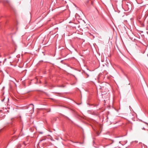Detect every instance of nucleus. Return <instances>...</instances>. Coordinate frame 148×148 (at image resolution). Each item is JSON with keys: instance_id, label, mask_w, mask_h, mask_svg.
<instances>
[{"instance_id": "f257e3e1", "label": "nucleus", "mask_w": 148, "mask_h": 148, "mask_svg": "<svg viewBox=\"0 0 148 148\" xmlns=\"http://www.w3.org/2000/svg\"><path fill=\"white\" fill-rule=\"evenodd\" d=\"M17 136H14L12 137V138L10 139V142L12 141L13 140H17L18 138V137L17 138H16Z\"/></svg>"}, {"instance_id": "0eeeda50", "label": "nucleus", "mask_w": 148, "mask_h": 148, "mask_svg": "<svg viewBox=\"0 0 148 148\" xmlns=\"http://www.w3.org/2000/svg\"><path fill=\"white\" fill-rule=\"evenodd\" d=\"M142 129L145 130V128L144 127H143V128H142Z\"/></svg>"}, {"instance_id": "39448f33", "label": "nucleus", "mask_w": 148, "mask_h": 148, "mask_svg": "<svg viewBox=\"0 0 148 148\" xmlns=\"http://www.w3.org/2000/svg\"><path fill=\"white\" fill-rule=\"evenodd\" d=\"M103 148H107V146H105L103 147Z\"/></svg>"}, {"instance_id": "9d476101", "label": "nucleus", "mask_w": 148, "mask_h": 148, "mask_svg": "<svg viewBox=\"0 0 148 148\" xmlns=\"http://www.w3.org/2000/svg\"><path fill=\"white\" fill-rule=\"evenodd\" d=\"M31 105H32L33 106V105L32 104H31Z\"/></svg>"}, {"instance_id": "f03ea898", "label": "nucleus", "mask_w": 148, "mask_h": 148, "mask_svg": "<svg viewBox=\"0 0 148 148\" xmlns=\"http://www.w3.org/2000/svg\"><path fill=\"white\" fill-rule=\"evenodd\" d=\"M21 145L20 144H18L16 146V148H20Z\"/></svg>"}, {"instance_id": "423d86ee", "label": "nucleus", "mask_w": 148, "mask_h": 148, "mask_svg": "<svg viewBox=\"0 0 148 148\" xmlns=\"http://www.w3.org/2000/svg\"><path fill=\"white\" fill-rule=\"evenodd\" d=\"M56 118H53V120L55 121H56Z\"/></svg>"}, {"instance_id": "20e7f679", "label": "nucleus", "mask_w": 148, "mask_h": 148, "mask_svg": "<svg viewBox=\"0 0 148 148\" xmlns=\"http://www.w3.org/2000/svg\"><path fill=\"white\" fill-rule=\"evenodd\" d=\"M143 123H144L145 124H147V125L148 126V123H147L146 122H145V121H143Z\"/></svg>"}, {"instance_id": "1a4fd4ad", "label": "nucleus", "mask_w": 148, "mask_h": 148, "mask_svg": "<svg viewBox=\"0 0 148 148\" xmlns=\"http://www.w3.org/2000/svg\"><path fill=\"white\" fill-rule=\"evenodd\" d=\"M15 132H14L12 134H14L15 133Z\"/></svg>"}, {"instance_id": "6e6552de", "label": "nucleus", "mask_w": 148, "mask_h": 148, "mask_svg": "<svg viewBox=\"0 0 148 148\" xmlns=\"http://www.w3.org/2000/svg\"><path fill=\"white\" fill-rule=\"evenodd\" d=\"M98 106V105L97 104V105H96L95 106Z\"/></svg>"}, {"instance_id": "7ed1b4c3", "label": "nucleus", "mask_w": 148, "mask_h": 148, "mask_svg": "<svg viewBox=\"0 0 148 148\" xmlns=\"http://www.w3.org/2000/svg\"><path fill=\"white\" fill-rule=\"evenodd\" d=\"M85 74H86V75L87 76V77H86V78H88V77H89V75L88 73H86V72H85Z\"/></svg>"}]
</instances>
